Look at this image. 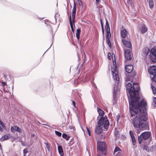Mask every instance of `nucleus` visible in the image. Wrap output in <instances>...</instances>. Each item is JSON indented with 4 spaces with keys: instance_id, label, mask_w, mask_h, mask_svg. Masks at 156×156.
Returning a JSON list of instances; mask_svg holds the SVG:
<instances>
[{
    "instance_id": "nucleus-1",
    "label": "nucleus",
    "mask_w": 156,
    "mask_h": 156,
    "mask_svg": "<svg viewBox=\"0 0 156 156\" xmlns=\"http://www.w3.org/2000/svg\"><path fill=\"white\" fill-rule=\"evenodd\" d=\"M125 81L127 84L126 87L130 96L129 101L131 121L137 133H139L140 130L149 129L145 107L147 103L143 99L140 102V87L138 83H133L132 86V84L127 83L129 81L128 78Z\"/></svg>"
},
{
    "instance_id": "nucleus-2",
    "label": "nucleus",
    "mask_w": 156,
    "mask_h": 156,
    "mask_svg": "<svg viewBox=\"0 0 156 156\" xmlns=\"http://www.w3.org/2000/svg\"><path fill=\"white\" fill-rule=\"evenodd\" d=\"M111 71L113 75L114 80L115 81L117 82V83L114 88L113 92V104H114L116 103L117 100V94L118 91L119 90L118 83L119 82V79L115 61H113V66L111 67Z\"/></svg>"
},
{
    "instance_id": "nucleus-3",
    "label": "nucleus",
    "mask_w": 156,
    "mask_h": 156,
    "mask_svg": "<svg viewBox=\"0 0 156 156\" xmlns=\"http://www.w3.org/2000/svg\"><path fill=\"white\" fill-rule=\"evenodd\" d=\"M98 125L100 126L103 127L104 125V128L107 130L108 127L109 125V121L107 119V117L105 116L101 117L99 119L98 122Z\"/></svg>"
},
{
    "instance_id": "nucleus-4",
    "label": "nucleus",
    "mask_w": 156,
    "mask_h": 156,
    "mask_svg": "<svg viewBox=\"0 0 156 156\" xmlns=\"http://www.w3.org/2000/svg\"><path fill=\"white\" fill-rule=\"evenodd\" d=\"M106 144L105 142L98 141L97 142L98 153H101L104 152L105 149Z\"/></svg>"
},
{
    "instance_id": "nucleus-5",
    "label": "nucleus",
    "mask_w": 156,
    "mask_h": 156,
    "mask_svg": "<svg viewBox=\"0 0 156 156\" xmlns=\"http://www.w3.org/2000/svg\"><path fill=\"white\" fill-rule=\"evenodd\" d=\"M151 60L154 62H156V51L154 49H152L149 55Z\"/></svg>"
},
{
    "instance_id": "nucleus-6",
    "label": "nucleus",
    "mask_w": 156,
    "mask_h": 156,
    "mask_svg": "<svg viewBox=\"0 0 156 156\" xmlns=\"http://www.w3.org/2000/svg\"><path fill=\"white\" fill-rule=\"evenodd\" d=\"M131 49H126L125 51V56L127 60H130L133 57L132 53L130 51Z\"/></svg>"
},
{
    "instance_id": "nucleus-7",
    "label": "nucleus",
    "mask_w": 156,
    "mask_h": 156,
    "mask_svg": "<svg viewBox=\"0 0 156 156\" xmlns=\"http://www.w3.org/2000/svg\"><path fill=\"white\" fill-rule=\"evenodd\" d=\"M76 3L75 2L74 3L73 8L72 10V16L73 19L72 22L74 23L75 22V15L76 12Z\"/></svg>"
},
{
    "instance_id": "nucleus-8",
    "label": "nucleus",
    "mask_w": 156,
    "mask_h": 156,
    "mask_svg": "<svg viewBox=\"0 0 156 156\" xmlns=\"http://www.w3.org/2000/svg\"><path fill=\"white\" fill-rule=\"evenodd\" d=\"M148 71L151 75L153 76L156 75V67L155 66L150 67L148 69Z\"/></svg>"
},
{
    "instance_id": "nucleus-9",
    "label": "nucleus",
    "mask_w": 156,
    "mask_h": 156,
    "mask_svg": "<svg viewBox=\"0 0 156 156\" xmlns=\"http://www.w3.org/2000/svg\"><path fill=\"white\" fill-rule=\"evenodd\" d=\"M141 135L144 140H146L149 138L151 135V133L150 132L147 131L145 132L142 133L141 134Z\"/></svg>"
},
{
    "instance_id": "nucleus-10",
    "label": "nucleus",
    "mask_w": 156,
    "mask_h": 156,
    "mask_svg": "<svg viewBox=\"0 0 156 156\" xmlns=\"http://www.w3.org/2000/svg\"><path fill=\"white\" fill-rule=\"evenodd\" d=\"M139 30L141 33L144 34L147 31V28L145 25L143 24L140 27Z\"/></svg>"
},
{
    "instance_id": "nucleus-11",
    "label": "nucleus",
    "mask_w": 156,
    "mask_h": 156,
    "mask_svg": "<svg viewBox=\"0 0 156 156\" xmlns=\"http://www.w3.org/2000/svg\"><path fill=\"white\" fill-rule=\"evenodd\" d=\"M133 68V66L132 65H126L125 66V70L127 72L129 73L132 72Z\"/></svg>"
},
{
    "instance_id": "nucleus-12",
    "label": "nucleus",
    "mask_w": 156,
    "mask_h": 156,
    "mask_svg": "<svg viewBox=\"0 0 156 156\" xmlns=\"http://www.w3.org/2000/svg\"><path fill=\"white\" fill-rule=\"evenodd\" d=\"M122 41L123 44L130 49H131V44L129 41H126L125 39H123Z\"/></svg>"
},
{
    "instance_id": "nucleus-13",
    "label": "nucleus",
    "mask_w": 156,
    "mask_h": 156,
    "mask_svg": "<svg viewBox=\"0 0 156 156\" xmlns=\"http://www.w3.org/2000/svg\"><path fill=\"white\" fill-rule=\"evenodd\" d=\"M120 31L121 37L123 38H125L127 34V31L126 30L121 28L120 29Z\"/></svg>"
},
{
    "instance_id": "nucleus-14",
    "label": "nucleus",
    "mask_w": 156,
    "mask_h": 156,
    "mask_svg": "<svg viewBox=\"0 0 156 156\" xmlns=\"http://www.w3.org/2000/svg\"><path fill=\"white\" fill-rule=\"evenodd\" d=\"M102 128L103 127L98 126L95 129L96 133L98 134L101 133L103 132Z\"/></svg>"
},
{
    "instance_id": "nucleus-15",
    "label": "nucleus",
    "mask_w": 156,
    "mask_h": 156,
    "mask_svg": "<svg viewBox=\"0 0 156 156\" xmlns=\"http://www.w3.org/2000/svg\"><path fill=\"white\" fill-rule=\"evenodd\" d=\"M58 153L61 156H64V152L62 147L60 146H58Z\"/></svg>"
},
{
    "instance_id": "nucleus-16",
    "label": "nucleus",
    "mask_w": 156,
    "mask_h": 156,
    "mask_svg": "<svg viewBox=\"0 0 156 156\" xmlns=\"http://www.w3.org/2000/svg\"><path fill=\"white\" fill-rule=\"evenodd\" d=\"M97 111L99 113V115L101 116H103L104 115V111L101 109L97 108Z\"/></svg>"
},
{
    "instance_id": "nucleus-17",
    "label": "nucleus",
    "mask_w": 156,
    "mask_h": 156,
    "mask_svg": "<svg viewBox=\"0 0 156 156\" xmlns=\"http://www.w3.org/2000/svg\"><path fill=\"white\" fill-rule=\"evenodd\" d=\"M105 30L106 31L109 32L110 31V29L108 22L106 19V22L105 24Z\"/></svg>"
},
{
    "instance_id": "nucleus-18",
    "label": "nucleus",
    "mask_w": 156,
    "mask_h": 156,
    "mask_svg": "<svg viewBox=\"0 0 156 156\" xmlns=\"http://www.w3.org/2000/svg\"><path fill=\"white\" fill-rule=\"evenodd\" d=\"M81 32V30L80 29H78L76 30V36L77 38L79 40L80 38V35Z\"/></svg>"
},
{
    "instance_id": "nucleus-19",
    "label": "nucleus",
    "mask_w": 156,
    "mask_h": 156,
    "mask_svg": "<svg viewBox=\"0 0 156 156\" xmlns=\"http://www.w3.org/2000/svg\"><path fill=\"white\" fill-rule=\"evenodd\" d=\"M148 2L150 8L152 9V8L153 7L154 5L153 1L152 0H148Z\"/></svg>"
},
{
    "instance_id": "nucleus-20",
    "label": "nucleus",
    "mask_w": 156,
    "mask_h": 156,
    "mask_svg": "<svg viewBox=\"0 0 156 156\" xmlns=\"http://www.w3.org/2000/svg\"><path fill=\"white\" fill-rule=\"evenodd\" d=\"M62 137L67 141L70 138V137L65 133H63L62 134Z\"/></svg>"
},
{
    "instance_id": "nucleus-21",
    "label": "nucleus",
    "mask_w": 156,
    "mask_h": 156,
    "mask_svg": "<svg viewBox=\"0 0 156 156\" xmlns=\"http://www.w3.org/2000/svg\"><path fill=\"white\" fill-rule=\"evenodd\" d=\"M156 147V145H152L150 147L149 149H148V152L153 151L155 149Z\"/></svg>"
},
{
    "instance_id": "nucleus-22",
    "label": "nucleus",
    "mask_w": 156,
    "mask_h": 156,
    "mask_svg": "<svg viewBox=\"0 0 156 156\" xmlns=\"http://www.w3.org/2000/svg\"><path fill=\"white\" fill-rule=\"evenodd\" d=\"M9 138V136L8 135H5L1 138V140H5L8 139Z\"/></svg>"
},
{
    "instance_id": "nucleus-23",
    "label": "nucleus",
    "mask_w": 156,
    "mask_h": 156,
    "mask_svg": "<svg viewBox=\"0 0 156 156\" xmlns=\"http://www.w3.org/2000/svg\"><path fill=\"white\" fill-rule=\"evenodd\" d=\"M143 139V138L142 136V135H141V134L140 136H138V141L139 144H140L141 143Z\"/></svg>"
},
{
    "instance_id": "nucleus-24",
    "label": "nucleus",
    "mask_w": 156,
    "mask_h": 156,
    "mask_svg": "<svg viewBox=\"0 0 156 156\" xmlns=\"http://www.w3.org/2000/svg\"><path fill=\"white\" fill-rule=\"evenodd\" d=\"M15 131H17L19 133H21V129L20 128H19V127L17 126H15Z\"/></svg>"
},
{
    "instance_id": "nucleus-25",
    "label": "nucleus",
    "mask_w": 156,
    "mask_h": 156,
    "mask_svg": "<svg viewBox=\"0 0 156 156\" xmlns=\"http://www.w3.org/2000/svg\"><path fill=\"white\" fill-rule=\"evenodd\" d=\"M151 87L152 90L153 94L155 95L156 94V89L151 84Z\"/></svg>"
},
{
    "instance_id": "nucleus-26",
    "label": "nucleus",
    "mask_w": 156,
    "mask_h": 156,
    "mask_svg": "<svg viewBox=\"0 0 156 156\" xmlns=\"http://www.w3.org/2000/svg\"><path fill=\"white\" fill-rule=\"evenodd\" d=\"M118 151L121 152H122V151L118 147H116L115 148V150L114 151V153H115Z\"/></svg>"
},
{
    "instance_id": "nucleus-27",
    "label": "nucleus",
    "mask_w": 156,
    "mask_h": 156,
    "mask_svg": "<svg viewBox=\"0 0 156 156\" xmlns=\"http://www.w3.org/2000/svg\"><path fill=\"white\" fill-rule=\"evenodd\" d=\"M129 133L131 136V138L132 139L133 138H135V136L134 135V134L133 132L132 131H129Z\"/></svg>"
},
{
    "instance_id": "nucleus-28",
    "label": "nucleus",
    "mask_w": 156,
    "mask_h": 156,
    "mask_svg": "<svg viewBox=\"0 0 156 156\" xmlns=\"http://www.w3.org/2000/svg\"><path fill=\"white\" fill-rule=\"evenodd\" d=\"M107 33H106V39H109V38L111 37V35L110 33V31L108 32L106 31Z\"/></svg>"
},
{
    "instance_id": "nucleus-29",
    "label": "nucleus",
    "mask_w": 156,
    "mask_h": 156,
    "mask_svg": "<svg viewBox=\"0 0 156 156\" xmlns=\"http://www.w3.org/2000/svg\"><path fill=\"white\" fill-rule=\"evenodd\" d=\"M106 42H107V43L108 44L109 47L110 48H111V43L110 42V39H106Z\"/></svg>"
},
{
    "instance_id": "nucleus-30",
    "label": "nucleus",
    "mask_w": 156,
    "mask_h": 156,
    "mask_svg": "<svg viewBox=\"0 0 156 156\" xmlns=\"http://www.w3.org/2000/svg\"><path fill=\"white\" fill-rule=\"evenodd\" d=\"M132 143L133 145H135L136 143V140L135 138H133L131 139Z\"/></svg>"
},
{
    "instance_id": "nucleus-31",
    "label": "nucleus",
    "mask_w": 156,
    "mask_h": 156,
    "mask_svg": "<svg viewBox=\"0 0 156 156\" xmlns=\"http://www.w3.org/2000/svg\"><path fill=\"white\" fill-rule=\"evenodd\" d=\"M69 22L70 26L71 27V29H73V23H72V20H71V16L70 15L69 17Z\"/></svg>"
},
{
    "instance_id": "nucleus-32",
    "label": "nucleus",
    "mask_w": 156,
    "mask_h": 156,
    "mask_svg": "<svg viewBox=\"0 0 156 156\" xmlns=\"http://www.w3.org/2000/svg\"><path fill=\"white\" fill-rule=\"evenodd\" d=\"M55 134L57 135L58 136H61L62 135V133L58 131H55Z\"/></svg>"
},
{
    "instance_id": "nucleus-33",
    "label": "nucleus",
    "mask_w": 156,
    "mask_h": 156,
    "mask_svg": "<svg viewBox=\"0 0 156 156\" xmlns=\"http://www.w3.org/2000/svg\"><path fill=\"white\" fill-rule=\"evenodd\" d=\"M11 131L13 133H14L15 132V126L13 127L12 126L11 127Z\"/></svg>"
},
{
    "instance_id": "nucleus-34",
    "label": "nucleus",
    "mask_w": 156,
    "mask_h": 156,
    "mask_svg": "<svg viewBox=\"0 0 156 156\" xmlns=\"http://www.w3.org/2000/svg\"><path fill=\"white\" fill-rule=\"evenodd\" d=\"M115 156H122V152H118L116 154Z\"/></svg>"
},
{
    "instance_id": "nucleus-35",
    "label": "nucleus",
    "mask_w": 156,
    "mask_h": 156,
    "mask_svg": "<svg viewBox=\"0 0 156 156\" xmlns=\"http://www.w3.org/2000/svg\"><path fill=\"white\" fill-rule=\"evenodd\" d=\"M105 155V152H103L102 153H98V156H103L104 155Z\"/></svg>"
},
{
    "instance_id": "nucleus-36",
    "label": "nucleus",
    "mask_w": 156,
    "mask_h": 156,
    "mask_svg": "<svg viewBox=\"0 0 156 156\" xmlns=\"http://www.w3.org/2000/svg\"><path fill=\"white\" fill-rule=\"evenodd\" d=\"M143 149L144 150H146L147 151H148V149H149L148 148L147 146V145L144 146L143 147Z\"/></svg>"
},
{
    "instance_id": "nucleus-37",
    "label": "nucleus",
    "mask_w": 156,
    "mask_h": 156,
    "mask_svg": "<svg viewBox=\"0 0 156 156\" xmlns=\"http://www.w3.org/2000/svg\"><path fill=\"white\" fill-rule=\"evenodd\" d=\"M77 1L80 6H83V4L81 0H77Z\"/></svg>"
},
{
    "instance_id": "nucleus-38",
    "label": "nucleus",
    "mask_w": 156,
    "mask_h": 156,
    "mask_svg": "<svg viewBox=\"0 0 156 156\" xmlns=\"http://www.w3.org/2000/svg\"><path fill=\"white\" fill-rule=\"evenodd\" d=\"M45 144H46V147L47 148L49 151L50 146H49V145L48 144V143H45Z\"/></svg>"
},
{
    "instance_id": "nucleus-39",
    "label": "nucleus",
    "mask_w": 156,
    "mask_h": 156,
    "mask_svg": "<svg viewBox=\"0 0 156 156\" xmlns=\"http://www.w3.org/2000/svg\"><path fill=\"white\" fill-rule=\"evenodd\" d=\"M70 100L71 101L72 103V104L73 105L74 107L76 108L75 102L73 100Z\"/></svg>"
},
{
    "instance_id": "nucleus-40",
    "label": "nucleus",
    "mask_w": 156,
    "mask_h": 156,
    "mask_svg": "<svg viewBox=\"0 0 156 156\" xmlns=\"http://www.w3.org/2000/svg\"><path fill=\"white\" fill-rule=\"evenodd\" d=\"M87 129L89 135L90 136L91 135V133L90 130L87 127Z\"/></svg>"
},
{
    "instance_id": "nucleus-41",
    "label": "nucleus",
    "mask_w": 156,
    "mask_h": 156,
    "mask_svg": "<svg viewBox=\"0 0 156 156\" xmlns=\"http://www.w3.org/2000/svg\"><path fill=\"white\" fill-rule=\"evenodd\" d=\"M27 149H24L23 150V154H24V155L23 156H24V155H25V154L27 153Z\"/></svg>"
},
{
    "instance_id": "nucleus-42",
    "label": "nucleus",
    "mask_w": 156,
    "mask_h": 156,
    "mask_svg": "<svg viewBox=\"0 0 156 156\" xmlns=\"http://www.w3.org/2000/svg\"><path fill=\"white\" fill-rule=\"evenodd\" d=\"M108 58L110 59H111L112 57H111V54H110V53H108Z\"/></svg>"
},
{
    "instance_id": "nucleus-43",
    "label": "nucleus",
    "mask_w": 156,
    "mask_h": 156,
    "mask_svg": "<svg viewBox=\"0 0 156 156\" xmlns=\"http://www.w3.org/2000/svg\"><path fill=\"white\" fill-rule=\"evenodd\" d=\"M153 77V81L156 83V75H155Z\"/></svg>"
},
{
    "instance_id": "nucleus-44",
    "label": "nucleus",
    "mask_w": 156,
    "mask_h": 156,
    "mask_svg": "<svg viewBox=\"0 0 156 156\" xmlns=\"http://www.w3.org/2000/svg\"><path fill=\"white\" fill-rule=\"evenodd\" d=\"M2 85L3 87L4 86H5L6 85V83L5 82H2Z\"/></svg>"
},
{
    "instance_id": "nucleus-45",
    "label": "nucleus",
    "mask_w": 156,
    "mask_h": 156,
    "mask_svg": "<svg viewBox=\"0 0 156 156\" xmlns=\"http://www.w3.org/2000/svg\"><path fill=\"white\" fill-rule=\"evenodd\" d=\"M131 0H129L127 1V3L128 4H130L132 6V4L131 3Z\"/></svg>"
},
{
    "instance_id": "nucleus-46",
    "label": "nucleus",
    "mask_w": 156,
    "mask_h": 156,
    "mask_svg": "<svg viewBox=\"0 0 156 156\" xmlns=\"http://www.w3.org/2000/svg\"><path fill=\"white\" fill-rule=\"evenodd\" d=\"M101 29H102V32L103 34H104V26H102V27H101Z\"/></svg>"
},
{
    "instance_id": "nucleus-47",
    "label": "nucleus",
    "mask_w": 156,
    "mask_h": 156,
    "mask_svg": "<svg viewBox=\"0 0 156 156\" xmlns=\"http://www.w3.org/2000/svg\"><path fill=\"white\" fill-rule=\"evenodd\" d=\"M1 126L3 127L5 129H6V127L5 126L4 124L3 123L2 125H1Z\"/></svg>"
},
{
    "instance_id": "nucleus-48",
    "label": "nucleus",
    "mask_w": 156,
    "mask_h": 156,
    "mask_svg": "<svg viewBox=\"0 0 156 156\" xmlns=\"http://www.w3.org/2000/svg\"><path fill=\"white\" fill-rule=\"evenodd\" d=\"M154 99L153 100V103H155L156 102V98H154Z\"/></svg>"
},
{
    "instance_id": "nucleus-49",
    "label": "nucleus",
    "mask_w": 156,
    "mask_h": 156,
    "mask_svg": "<svg viewBox=\"0 0 156 156\" xmlns=\"http://www.w3.org/2000/svg\"><path fill=\"white\" fill-rule=\"evenodd\" d=\"M100 21H101V27H102V26H103V23H102V20L101 19V20Z\"/></svg>"
},
{
    "instance_id": "nucleus-50",
    "label": "nucleus",
    "mask_w": 156,
    "mask_h": 156,
    "mask_svg": "<svg viewBox=\"0 0 156 156\" xmlns=\"http://www.w3.org/2000/svg\"><path fill=\"white\" fill-rule=\"evenodd\" d=\"M2 130H3L1 126H0V131H2Z\"/></svg>"
},
{
    "instance_id": "nucleus-51",
    "label": "nucleus",
    "mask_w": 156,
    "mask_h": 156,
    "mask_svg": "<svg viewBox=\"0 0 156 156\" xmlns=\"http://www.w3.org/2000/svg\"><path fill=\"white\" fill-rule=\"evenodd\" d=\"M96 1L97 3H99L100 2V0H96Z\"/></svg>"
},
{
    "instance_id": "nucleus-52",
    "label": "nucleus",
    "mask_w": 156,
    "mask_h": 156,
    "mask_svg": "<svg viewBox=\"0 0 156 156\" xmlns=\"http://www.w3.org/2000/svg\"><path fill=\"white\" fill-rule=\"evenodd\" d=\"M119 117H120L119 116L117 118V121H118V120H119Z\"/></svg>"
},
{
    "instance_id": "nucleus-53",
    "label": "nucleus",
    "mask_w": 156,
    "mask_h": 156,
    "mask_svg": "<svg viewBox=\"0 0 156 156\" xmlns=\"http://www.w3.org/2000/svg\"><path fill=\"white\" fill-rule=\"evenodd\" d=\"M154 105L155 107H156V102L154 103Z\"/></svg>"
},
{
    "instance_id": "nucleus-54",
    "label": "nucleus",
    "mask_w": 156,
    "mask_h": 156,
    "mask_svg": "<svg viewBox=\"0 0 156 156\" xmlns=\"http://www.w3.org/2000/svg\"><path fill=\"white\" fill-rule=\"evenodd\" d=\"M71 30H72V31L73 32H74V29H73H73H71Z\"/></svg>"
},
{
    "instance_id": "nucleus-55",
    "label": "nucleus",
    "mask_w": 156,
    "mask_h": 156,
    "mask_svg": "<svg viewBox=\"0 0 156 156\" xmlns=\"http://www.w3.org/2000/svg\"><path fill=\"white\" fill-rule=\"evenodd\" d=\"M148 53H146V55H147Z\"/></svg>"
}]
</instances>
